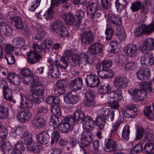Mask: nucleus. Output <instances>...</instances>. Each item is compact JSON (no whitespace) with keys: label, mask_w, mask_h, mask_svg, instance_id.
I'll use <instances>...</instances> for the list:
<instances>
[{"label":"nucleus","mask_w":154,"mask_h":154,"mask_svg":"<svg viewBox=\"0 0 154 154\" xmlns=\"http://www.w3.org/2000/svg\"><path fill=\"white\" fill-rule=\"evenodd\" d=\"M143 144L144 143H140L135 145L133 148L131 149V154H137L141 152L143 153Z\"/></svg>","instance_id":"45"},{"label":"nucleus","mask_w":154,"mask_h":154,"mask_svg":"<svg viewBox=\"0 0 154 154\" xmlns=\"http://www.w3.org/2000/svg\"><path fill=\"white\" fill-rule=\"evenodd\" d=\"M0 149L3 152L2 154H13V147L9 143L2 142L0 145Z\"/></svg>","instance_id":"36"},{"label":"nucleus","mask_w":154,"mask_h":154,"mask_svg":"<svg viewBox=\"0 0 154 154\" xmlns=\"http://www.w3.org/2000/svg\"><path fill=\"white\" fill-rule=\"evenodd\" d=\"M130 82V79L124 76L116 77L113 80L114 86L120 89L125 88Z\"/></svg>","instance_id":"11"},{"label":"nucleus","mask_w":154,"mask_h":154,"mask_svg":"<svg viewBox=\"0 0 154 154\" xmlns=\"http://www.w3.org/2000/svg\"><path fill=\"white\" fill-rule=\"evenodd\" d=\"M104 150L106 152H111L116 149V143L111 138L106 139L105 142Z\"/></svg>","instance_id":"26"},{"label":"nucleus","mask_w":154,"mask_h":154,"mask_svg":"<svg viewBox=\"0 0 154 154\" xmlns=\"http://www.w3.org/2000/svg\"><path fill=\"white\" fill-rule=\"evenodd\" d=\"M0 33L6 36H10L13 35V30L5 22H1L0 23Z\"/></svg>","instance_id":"23"},{"label":"nucleus","mask_w":154,"mask_h":154,"mask_svg":"<svg viewBox=\"0 0 154 154\" xmlns=\"http://www.w3.org/2000/svg\"><path fill=\"white\" fill-rule=\"evenodd\" d=\"M108 18L111 23L117 26L116 28L119 32H120V28L118 26L121 25L122 23V20L121 17L119 16L109 14L108 15Z\"/></svg>","instance_id":"32"},{"label":"nucleus","mask_w":154,"mask_h":154,"mask_svg":"<svg viewBox=\"0 0 154 154\" xmlns=\"http://www.w3.org/2000/svg\"><path fill=\"white\" fill-rule=\"evenodd\" d=\"M51 110L54 114L53 115H55L57 116H60L61 114L60 107L58 105H54L52 106Z\"/></svg>","instance_id":"59"},{"label":"nucleus","mask_w":154,"mask_h":154,"mask_svg":"<svg viewBox=\"0 0 154 154\" xmlns=\"http://www.w3.org/2000/svg\"><path fill=\"white\" fill-rule=\"evenodd\" d=\"M66 81L63 80L58 81L56 83V88L54 91V94L57 96H60L65 92L64 87Z\"/></svg>","instance_id":"29"},{"label":"nucleus","mask_w":154,"mask_h":154,"mask_svg":"<svg viewBox=\"0 0 154 154\" xmlns=\"http://www.w3.org/2000/svg\"><path fill=\"white\" fill-rule=\"evenodd\" d=\"M21 74L24 77H33V75L31 71L28 68H23L20 71Z\"/></svg>","instance_id":"62"},{"label":"nucleus","mask_w":154,"mask_h":154,"mask_svg":"<svg viewBox=\"0 0 154 154\" xmlns=\"http://www.w3.org/2000/svg\"><path fill=\"white\" fill-rule=\"evenodd\" d=\"M13 41L14 46L17 48H21L26 45V40L22 37L14 38Z\"/></svg>","instance_id":"42"},{"label":"nucleus","mask_w":154,"mask_h":154,"mask_svg":"<svg viewBox=\"0 0 154 154\" xmlns=\"http://www.w3.org/2000/svg\"><path fill=\"white\" fill-rule=\"evenodd\" d=\"M33 87L32 89V93L36 96H43L45 92V87L42 84L39 82L38 78L36 80H33L32 85Z\"/></svg>","instance_id":"10"},{"label":"nucleus","mask_w":154,"mask_h":154,"mask_svg":"<svg viewBox=\"0 0 154 154\" xmlns=\"http://www.w3.org/2000/svg\"><path fill=\"white\" fill-rule=\"evenodd\" d=\"M78 143L80 147L85 148L89 145L92 141V135L91 132L87 131L83 133Z\"/></svg>","instance_id":"12"},{"label":"nucleus","mask_w":154,"mask_h":154,"mask_svg":"<svg viewBox=\"0 0 154 154\" xmlns=\"http://www.w3.org/2000/svg\"><path fill=\"white\" fill-rule=\"evenodd\" d=\"M111 89V86L109 84L101 85L98 90V92L100 94H105L110 91Z\"/></svg>","instance_id":"46"},{"label":"nucleus","mask_w":154,"mask_h":154,"mask_svg":"<svg viewBox=\"0 0 154 154\" xmlns=\"http://www.w3.org/2000/svg\"><path fill=\"white\" fill-rule=\"evenodd\" d=\"M119 44L116 40L111 41L110 42V46L111 47L110 52L113 53H116L119 51Z\"/></svg>","instance_id":"48"},{"label":"nucleus","mask_w":154,"mask_h":154,"mask_svg":"<svg viewBox=\"0 0 154 154\" xmlns=\"http://www.w3.org/2000/svg\"><path fill=\"white\" fill-rule=\"evenodd\" d=\"M82 79L81 78H77L71 81L70 87L73 91L80 90L83 85Z\"/></svg>","instance_id":"27"},{"label":"nucleus","mask_w":154,"mask_h":154,"mask_svg":"<svg viewBox=\"0 0 154 154\" xmlns=\"http://www.w3.org/2000/svg\"><path fill=\"white\" fill-rule=\"evenodd\" d=\"M125 109L123 113L126 118H133L138 114V109L135 104L128 105Z\"/></svg>","instance_id":"9"},{"label":"nucleus","mask_w":154,"mask_h":154,"mask_svg":"<svg viewBox=\"0 0 154 154\" xmlns=\"http://www.w3.org/2000/svg\"><path fill=\"white\" fill-rule=\"evenodd\" d=\"M102 51V47L101 44L99 42L92 43L88 47V52L92 55H99Z\"/></svg>","instance_id":"13"},{"label":"nucleus","mask_w":154,"mask_h":154,"mask_svg":"<svg viewBox=\"0 0 154 154\" xmlns=\"http://www.w3.org/2000/svg\"><path fill=\"white\" fill-rule=\"evenodd\" d=\"M76 120L73 115L65 117L60 122L58 129L62 133L67 134L71 130V126L75 125Z\"/></svg>","instance_id":"5"},{"label":"nucleus","mask_w":154,"mask_h":154,"mask_svg":"<svg viewBox=\"0 0 154 154\" xmlns=\"http://www.w3.org/2000/svg\"><path fill=\"white\" fill-rule=\"evenodd\" d=\"M127 60V58L123 55L118 54L116 56V63L119 66H122Z\"/></svg>","instance_id":"51"},{"label":"nucleus","mask_w":154,"mask_h":154,"mask_svg":"<svg viewBox=\"0 0 154 154\" xmlns=\"http://www.w3.org/2000/svg\"><path fill=\"white\" fill-rule=\"evenodd\" d=\"M78 64L79 66L81 67H83L88 64H91L89 61V57L87 54L83 53L79 55Z\"/></svg>","instance_id":"38"},{"label":"nucleus","mask_w":154,"mask_h":154,"mask_svg":"<svg viewBox=\"0 0 154 154\" xmlns=\"http://www.w3.org/2000/svg\"><path fill=\"white\" fill-rule=\"evenodd\" d=\"M79 100V97L77 95H74L72 93H66L64 98V101L66 104L74 105Z\"/></svg>","instance_id":"31"},{"label":"nucleus","mask_w":154,"mask_h":154,"mask_svg":"<svg viewBox=\"0 0 154 154\" xmlns=\"http://www.w3.org/2000/svg\"><path fill=\"white\" fill-rule=\"evenodd\" d=\"M48 61L51 65L49 67V75L55 78L59 77L60 76V69L55 65L57 62L54 63L53 60L51 58L49 59Z\"/></svg>","instance_id":"14"},{"label":"nucleus","mask_w":154,"mask_h":154,"mask_svg":"<svg viewBox=\"0 0 154 154\" xmlns=\"http://www.w3.org/2000/svg\"><path fill=\"white\" fill-rule=\"evenodd\" d=\"M5 58L9 65L13 64L15 61L14 56L13 54H5Z\"/></svg>","instance_id":"63"},{"label":"nucleus","mask_w":154,"mask_h":154,"mask_svg":"<svg viewBox=\"0 0 154 154\" xmlns=\"http://www.w3.org/2000/svg\"><path fill=\"white\" fill-rule=\"evenodd\" d=\"M142 89L145 90L146 92H153V91H154V80L150 82H144L142 85Z\"/></svg>","instance_id":"41"},{"label":"nucleus","mask_w":154,"mask_h":154,"mask_svg":"<svg viewBox=\"0 0 154 154\" xmlns=\"http://www.w3.org/2000/svg\"><path fill=\"white\" fill-rule=\"evenodd\" d=\"M49 123L50 125L52 126L55 129L58 128L60 124L59 118L55 115L51 116Z\"/></svg>","instance_id":"44"},{"label":"nucleus","mask_w":154,"mask_h":154,"mask_svg":"<svg viewBox=\"0 0 154 154\" xmlns=\"http://www.w3.org/2000/svg\"><path fill=\"white\" fill-rule=\"evenodd\" d=\"M33 47L34 51L29 52L28 56V61L31 64H34L40 61L42 56L37 51H35Z\"/></svg>","instance_id":"18"},{"label":"nucleus","mask_w":154,"mask_h":154,"mask_svg":"<svg viewBox=\"0 0 154 154\" xmlns=\"http://www.w3.org/2000/svg\"><path fill=\"white\" fill-rule=\"evenodd\" d=\"M9 115L8 108L5 105H0V119H6L8 117Z\"/></svg>","instance_id":"40"},{"label":"nucleus","mask_w":154,"mask_h":154,"mask_svg":"<svg viewBox=\"0 0 154 154\" xmlns=\"http://www.w3.org/2000/svg\"><path fill=\"white\" fill-rule=\"evenodd\" d=\"M100 111V113L96 117L95 122L98 129L102 130L104 128L106 120L109 122L113 121L115 113L112 109L105 107L102 108Z\"/></svg>","instance_id":"1"},{"label":"nucleus","mask_w":154,"mask_h":154,"mask_svg":"<svg viewBox=\"0 0 154 154\" xmlns=\"http://www.w3.org/2000/svg\"><path fill=\"white\" fill-rule=\"evenodd\" d=\"M86 84L91 88L98 86L100 84V80L96 75L90 74L87 75L85 79Z\"/></svg>","instance_id":"15"},{"label":"nucleus","mask_w":154,"mask_h":154,"mask_svg":"<svg viewBox=\"0 0 154 154\" xmlns=\"http://www.w3.org/2000/svg\"><path fill=\"white\" fill-rule=\"evenodd\" d=\"M144 32L145 34H150L154 30V24L151 23L147 25L144 23H142Z\"/></svg>","instance_id":"50"},{"label":"nucleus","mask_w":154,"mask_h":154,"mask_svg":"<svg viewBox=\"0 0 154 154\" xmlns=\"http://www.w3.org/2000/svg\"><path fill=\"white\" fill-rule=\"evenodd\" d=\"M150 49L154 50V39L152 38H149L146 39L144 42Z\"/></svg>","instance_id":"64"},{"label":"nucleus","mask_w":154,"mask_h":154,"mask_svg":"<svg viewBox=\"0 0 154 154\" xmlns=\"http://www.w3.org/2000/svg\"><path fill=\"white\" fill-rule=\"evenodd\" d=\"M16 47L10 44H8L5 46V54H13L15 50Z\"/></svg>","instance_id":"61"},{"label":"nucleus","mask_w":154,"mask_h":154,"mask_svg":"<svg viewBox=\"0 0 154 154\" xmlns=\"http://www.w3.org/2000/svg\"><path fill=\"white\" fill-rule=\"evenodd\" d=\"M24 143L21 141L18 142L14 147L15 153V154H21L25 149Z\"/></svg>","instance_id":"49"},{"label":"nucleus","mask_w":154,"mask_h":154,"mask_svg":"<svg viewBox=\"0 0 154 154\" xmlns=\"http://www.w3.org/2000/svg\"><path fill=\"white\" fill-rule=\"evenodd\" d=\"M124 52L128 57H135L138 54L139 47L136 44H129L124 48Z\"/></svg>","instance_id":"7"},{"label":"nucleus","mask_w":154,"mask_h":154,"mask_svg":"<svg viewBox=\"0 0 154 154\" xmlns=\"http://www.w3.org/2000/svg\"><path fill=\"white\" fill-rule=\"evenodd\" d=\"M21 102L20 108L21 109H30L33 106V101L30 97L20 94Z\"/></svg>","instance_id":"17"},{"label":"nucleus","mask_w":154,"mask_h":154,"mask_svg":"<svg viewBox=\"0 0 154 154\" xmlns=\"http://www.w3.org/2000/svg\"><path fill=\"white\" fill-rule=\"evenodd\" d=\"M81 36L82 42L86 45H90L94 40L93 33L90 30L83 31Z\"/></svg>","instance_id":"16"},{"label":"nucleus","mask_w":154,"mask_h":154,"mask_svg":"<svg viewBox=\"0 0 154 154\" xmlns=\"http://www.w3.org/2000/svg\"><path fill=\"white\" fill-rule=\"evenodd\" d=\"M53 44V42L51 40H47L43 41L41 46L37 44H34L32 46L34 47L35 51L38 52H43L45 53V52L49 51L50 47L52 46Z\"/></svg>","instance_id":"8"},{"label":"nucleus","mask_w":154,"mask_h":154,"mask_svg":"<svg viewBox=\"0 0 154 154\" xmlns=\"http://www.w3.org/2000/svg\"><path fill=\"white\" fill-rule=\"evenodd\" d=\"M74 116L76 123L80 124L82 123V127L85 130L90 131L93 124L95 123L92 118L88 116H85V113L81 109L77 110L74 112Z\"/></svg>","instance_id":"2"},{"label":"nucleus","mask_w":154,"mask_h":154,"mask_svg":"<svg viewBox=\"0 0 154 154\" xmlns=\"http://www.w3.org/2000/svg\"><path fill=\"white\" fill-rule=\"evenodd\" d=\"M21 142L28 146L33 142L32 135L27 131H24L21 138Z\"/></svg>","instance_id":"37"},{"label":"nucleus","mask_w":154,"mask_h":154,"mask_svg":"<svg viewBox=\"0 0 154 154\" xmlns=\"http://www.w3.org/2000/svg\"><path fill=\"white\" fill-rule=\"evenodd\" d=\"M140 89L135 88H131L128 90V92L131 96L133 99L135 101L139 102Z\"/></svg>","instance_id":"43"},{"label":"nucleus","mask_w":154,"mask_h":154,"mask_svg":"<svg viewBox=\"0 0 154 154\" xmlns=\"http://www.w3.org/2000/svg\"><path fill=\"white\" fill-rule=\"evenodd\" d=\"M32 123L33 126L38 128L43 127L46 124L44 116L43 115H40L37 116L32 120Z\"/></svg>","instance_id":"25"},{"label":"nucleus","mask_w":154,"mask_h":154,"mask_svg":"<svg viewBox=\"0 0 154 154\" xmlns=\"http://www.w3.org/2000/svg\"><path fill=\"white\" fill-rule=\"evenodd\" d=\"M48 106L46 104L40 105L38 108L37 112L38 114L46 113L48 111Z\"/></svg>","instance_id":"60"},{"label":"nucleus","mask_w":154,"mask_h":154,"mask_svg":"<svg viewBox=\"0 0 154 154\" xmlns=\"http://www.w3.org/2000/svg\"><path fill=\"white\" fill-rule=\"evenodd\" d=\"M140 62L143 66H149L154 64V60L152 54L151 53L146 54L141 57Z\"/></svg>","instance_id":"20"},{"label":"nucleus","mask_w":154,"mask_h":154,"mask_svg":"<svg viewBox=\"0 0 154 154\" xmlns=\"http://www.w3.org/2000/svg\"><path fill=\"white\" fill-rule=\"evenodd\" d=\"M108 97L110 102L119 101L122 97V91L120 89H117L109 93Z\"/></svg>","instance_id":"24"},{"label":"nucleus","mask_w":154,"mask_h":154,"mask_svg":"<svg viewBox=\"0 0 154 154\" xmlns=\"http://www.w3.org/2000/svg\"><path fill=\"white\" fill-rule=\"evenodd\" d=\"M130 133V126L128 125H125L123 129L122 135L123 140L128 141L129 140Z\"/></svg>","instance_id":"47"},{"label":"nucleus","mask_w":154,"mask_h":154,"mask_svg":"<svg viewBox=\"0 0 154 154\" xmlns=\"http://www.w3.org/2000/svg\"><path fill=\"white\" fill-rule=\"evenodd\" d=\"M38 142L40 143L46 145L48 143L50 136L48 131H45L38 134L36 136Z\"/></svg>","instance_id":"30"},{"label":"nucleus","mask_w":154,"mask_h":154,"mask_svg":"<svg viewBox=\"0 0 154 154\" xmlns=\"http://www.w3.org/2000/svg\"><path fill=\"white\" fill-rule=\"evenodd\" d=\"M135 36L140 37L145 34L142 24L136 27L134 30Z\"/></svg>","instance_id":"55"},{"label":"nucleus","mask_w":154,"mask_h":154,"mask_svg":"<svg viewBox=\"0 0 154 154\" xmlns=\"http://www.w3.org/2000/svg\"><path fill=\"white\" fill-rule=\"evenodd\" d=\"M136 74L138 79L141 80L148 79L151 76V73L149 69L144 67L140 69Z\"/></svg>","instance_id":"22"},{"label":"nucleus","mask_w":154,"mask_h":154,"mask_svg":"<svg viewBox=\"0 0 154 154\" xmlns=\"http://www.w3.org/2000/svg\"><path fill=\"white\" fill-rule=\"evenodd\" d=\"M2 91L3 97L5 99L12 102L14 103H16V100L13 99L12 90L8 86L4 88Z\"/></svg>","instance_id":"33"},{"label":"nucleus","mask_w":154,"mask_h":154,"mask_svg":"<svg viewBox=\"0 0 154 154\" xmlns=\"http://www.w3.org/2000/svg\"><path fill=\"white\" fill-rule=\"evenodd\" d=\"M105 34L106 35V40H109L112 38L114 34V30L112 27H107L105 31Z\"/></svg>","instance_id":"56"},{"label":"nucleus","mask_w":154,"mask_h":154,"mask_svg":"<svg viewBox=\"0 0 154 154\" xmlns=\"http://www.w3.org/2000/svg\"><path fill=\"white\" fill-rule=\"evenodd\" d=\"M54 63L57 62V64H55L56 65L57 67L61 70L66 71L67 69V67L68 66V63L65 58V57H62L60 58V60L59 61L57 59L54 60V61H53Z\"/></svg>","instance_id":"35"},{"label":"nucleus","mask_w":154,"mask_h":154,"mask_svg":"<svg viewBox=\"0 0 154 154\" xmlns=\"http://www.w3.org/2000/svg\"><path fill=\"white\" fill-rule=\"evenodd\" d=\"M84 15V12L81 10H78L76 12L77 20L73 14L70 12H66L63 14L61 17L64 20L67 25L74 24L76 27L79 26L82 22V20Z\"/></svg>","instance_id":"3"},{"label":"nucleus","mask_w":154,"mask_h":154,"mask_svg":"<svg viewBox=\"0 0 154 154\" xmlns=\"http://www.w3.org/2000/svg\"><path fill=\"white\" fill-rule=\"evenodd\" d=\"M46 101L47 103L51 104L53 103L59 104L60 103V99L58 97L53 96L48 97L46 99Z\"/></svg>","instance_id":"52"},{"label":"nucleus","mask_w":154,"mask_h":154,"mask_svg":"<svg viewBox=\"0 0 154 154\" xmlns=\"http://www.w3.org/2000/svg\"><path fill=\"white\" fill-rule=\"evenodd\" d=\"M51 28V31L62 38L67 37L69 35L68 29L63 26L61 21L58 20L54 22L52 24Z\"/></svg>","instance_id":"4"},{"label":"nucleus","mask_w":154,"mask_h":154,"mask_svg":"<svg viewBox=\"0 0 154 154\" xmlns=\"http://www.w3.org/2000/svg\"><path fill=\"white\" fill-rule=\"evenodd\" d=\"M85 99L84 100L85 107L92 109L96 106V101L94 99V91L90 90L87 91L85 94Z\"/></svg>","instance_id":"6"},{"label":"nucleus","mask_w":154,"mask_h":154,"mask_svg":"<svg viewBox=\"0 0 154 154\" xmlns=\"http://www.w3.org/2000/svg\"><path fill=\"white\" fill-rule=\"evenodd\" d=\"M128 3L127 0H116L115 4L118 12H120L126 8Z\"/></svg>","instance_id":"39"},{"label":"nucleus","mask_w":154,"mask_h":154,"mask_svg":"<svg viewBox=\"0 0 154 154\" xmlns=\"http://www.w3.org/2000/svg\"><path fill=\"white\" fill-rule=\"evenodd\" d=\"M60 135L58 131H54L51 134V144H53L57 142L60 138Z\"/></svg>","instance_id":"57"},{"label":"nucleus","mask_w":154,"mask_h":154,"mask_svg":"<svg viewBox=\"0 0 154 154\" xmlns=\"http://www.w3.org/2000/svg\"><path fill=\"white\" fill-rule=\"evenodd\" d=\"M137 63L136 62L131 61L127 63L124 66V69L125 71L132 70L136 67Z\"/></svg>","instance_id":"54"},{"label":"nucleus","mask_w":154,"mask_h":154,"mask_svg":"<svg viewBox=\"0 0 154 154\" xmlns=\"http://www.w3.org/2000/svg\"><path fill=\"white\" fill-rule=\"evenodd\" d=\"M31 115L30 111L25 110L18 112L17 114V117L22 122H26L30 120Z\"/></svg>","instance_id":"28"},{"label":"nucleus","mask_w":154,"mask_h":154,"mask_svg":"<svg viewBox=\"0 0 154 154\" xmlns=\"http://www.w3.org/2000/svg\"><path fill=\"white\" fill-rule=\"evenodd\" d=\"M26 147L29 151L37 153H39L41 150H42L43 148V146L39 143L33 142L30 144L26 146Z\"/></svg>","instance_id":"34"},{"label":"nucleus","mask_w":154,"mask_h":154,"mask_svg":"<svg viewBox=\"0 0 154 154\" xmlns=\"http://www.w3.org/2000/svg\"><path fill=\"white\" fill-rule=\"evenodd\" d=\"M9 13L8 16L11 19V22L17 29H22L24 25V23L23 22L21 17L19 16H12Z\"/></svg>","instance_id":"21"},{"label":"nucleus","mask_w":154,"mask_h":154,"mask_svg":"<svg viewBox=\"0 0 154 154\" xmlns=\"http://www.w3.org/2000/svg\"><path fill=\"white\" fill-rule=\"evenodd\" d=\"M54 11L52 7H50L47 11L43 15L44 18L46 20H50L53 17Z\"/></svg>","instance_id":"58"},{"label":"nucleus","mask_w":154,"mask_h":154,"mask_svg":"<svg viewBox=\"0 0 154 154\" xmlns=\"http://www.w3.org/2000/svg\"><path fill=\"white\" fill-rule=\"evenodd\" d=\"M141 2L139 1H136L131 3L130 8L133 12H137L141 9Z\"/></svg>","instance_id":"53"},{"label":"nucleus","mask_w":154,"mask_h":154,"mask_svg":"<svg viewBox=\"0 0 154 154\" xmlns=\"http://www.w3.org/2000/svg\"><path fill=\"white\" fill-rule=\"evenodd\" d=\"M88 5L87 16L89 18H94L93 14L94 13L99 9V4L98 2L91 1L88 3Z\"/></svg>","instance_id":"19"}]
</instances>
